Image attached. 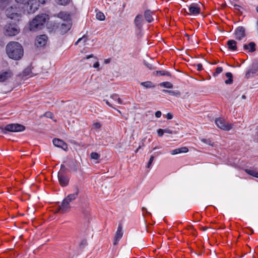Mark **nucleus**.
<instances>
[{
	"mask_svg": "<svg viewBox=\"0 0 258 258\" xmlns=\"http://www.w3.org/2000/svg\"><path fill=\"white\" fill-rule=\"evenodd\" d=\"M6 52L8 56L14 60H19L23 56L22 46L17 42L12 41L6 46Z\"/></svg>",
	"mask_w": 258,
	"mask_h": 258,
	"instance_id": "nucleus-1",
	"label": "nucleus"
},
{
	"mask_svg": "<svg viewBox=\"0 0 258 258\" xmlns=\"http://www.w3.org/2000/svg\"><path fill=\"white\" fill-rule=\"evenodd\" d=\"M49 19L48 15L45 14L38 15L30 23V30L35 31L40 29L42 26L45 24L46 20Z\"/></svg>",
	"mask_w": 258,
	"mask_h": 258,
	"instance_id": "nucleus-2",
	"label": "nucleus"
},
{
	"mask_svg": "<svg viewBox=\"0 0 258 258\" xmlns=\"http://www.w3.org/2000/svg\"><path fill=\"white\" fill-rule=\"evenodd\" d=\"M49 19L48 15L45 14L38 15L30 23V30L35 31L40 29L42 26L45 24L46 20Z\"/></svg>",
	"mask_w": 258,
	"mask_h": 258,
	"instance_id": "nucleus-3",
	"label": "nucleus"
},
{
	"mask_svg": "<svg viewBox=\"0 0 258 258\" xmlns=\"http://www.w3.org/2000/svg\"><path fill=\"white\" fill-rule=\"evenodd\" d=\"M6 15L11 19L19 21L22 15V10L18 4L13 5L7 9Z\"/></svg>",
	"mask_w": 258,
	"mask_h": 258,
	"instance_id": "nucleus-4",
	"label": "nucleus"
},
{
	"mask_svg": "<svg viewBox=\"0 0 258 258\" xmlns=\"http://www.w3.org/2000/svg\"><path fill=\"white\" fill-rule=\"evenodd\" d=\"M38 4L36 0H29L24 6H21L23 14H33L38 9Z\"/></svg>",
	"mask_w": 258,
	"mask_h": 258,
	"instance_id": "nucleus-5",
	"label": "nucleus"
},
{
	"mask_svg": "<svg viewBox=\"0 0 258 258\" xmlns=\"http://www.w3.org/2000/svg\"><path fill=\"white\" fill-rule=\"evenodd\" d=\"M25 127L20 124L18 123H12L7 125L5 128H0L2 132L4 134H6V132H20L24 131Z\"/></svg>",
	"mask_w": 258,
	"mask_h": 258,
	"instance_id": "nucleus-6",
	"label": "nucleus"
},
{
	"mask_svg": "<svg viewBox=\"0 0 258 258\" xmlns=\"http://www.w3.org/2000/svg\"><path fill=\"white\" fill-rule=\"evenodd\" d=\"M65 168L64 165H61L60 170L58 173V179L60 185L64 187L68 185L69 179L63 173V169Z\"/></svg>",
	"mask_w": 258,
	"mask_h": 258,
	"instance_id": "nucleus-7",
	"label": "nucleus"
},
{
	"mask_svg": "<svg viewBox=\"0 0 258 258\" xmlns=\"http://www.w3.org/2000/svg\"><path fill=\"white\" fill-rule=\"evenodd\" d=\"M5 34L8 36H15L17 35L19 32V29L17 26L15 24H8L5 26Z\"/></svg>",
	"mask_w": 258,
	"mask_h": 258,
	"instance_id": "nucleus-8",
	"label": "nucleus"
},
{
	"mask_svg": "<svg viewBox=\"0 0 258 258\" xmlns=\"http://www.w3.org/2000/svg\"><path fill=\"white\" fill-rule=\"evenodd\" d=\"M215 123L219 128L224 131H230L232 128V125L221 117L216 118Z\"/></svg>",
	"mask_w": 258,
	"mask_h": 258,
	"instance_id": "nucleus-9",
	"label": "nucleus"
},
{
	"mask_svg": "<svg viewBox=\"0 0 258 258\" xmlns=\"http://www.w3.org/2000/svg\"><path fill=\"white\" fill-rule=\"evenodd\" d=\"M234 38L238 40H241L246 36L245 28L242 26L238 27L235 30Z\"/></svg>",
	"mask_w": 258,
	"mask_h": 258,
	"instance_id": "nucleus-10",
	"label": "nucleus"
},
{
	"mask_svg": "<svg viewBox=\"0 0 258 258\" xmlns=\"http://www.w3.org/2000/svg\"><path fill=\"white\" fill-rule=\"evenodd\" d=\"M190 15H197L201 13L200 5L197 3H192L188 8Z\"/></svg>",
	"mask_w": 258,
	"mask_h": 258,
	"instance_id": "nucleus-11",
	"label": "nucleus"
},
{
	"mask_svg": "<svg viewBox=\"0 0 258 258\" xmlns=\"http://www.w3.org/2000/svg\"><path fill=\"white\" fill-rule=\"evenodd\" d=\"M47 41V36L46 35H41L36 38L35 45L37 47H41L45 45Z\"/></svg>",
	"mask_w": 258,
	"mask_h": 258,
	"instance_id": "nucleus-12",
	"label": "nucleus"
},
{
	"mask_svg": "<svg viewBox=\"0 0 258 258\" xmlns=\"http://www.w3.org/2000/svg\"><path fill=\"white\" fill-rule=\"evenodd\" d=\"M71 206L70 203L63 199L61 205L59 206L58 212L61 213H65L69 212Z\"/></svg>",
	"mask_w": 258,
	"mask_h": 258,
	"instance_id": "nucleus-13",
	"label": "nucleus"
},
{
	"mask_svg": "<svg viewBox=\"0 0 258 258\" xmlns=\"http://www.w3.org/2000/svg\"><path fill=\"white\" fill-rule=\"evenodd\" d=\"M123 235L122 227L121 224L118 226L117 231L114 238L113 245H116L119 241L121 239Z\"/></svg>",
	"mask_w": 258,
	"mask_h": 258,
	"instance_id": "nucleus-14",
	"label": "nucleus"
},
{
	"mask_svg": "<svg viewBox=\"0 0 258 258\" xmlns=\"http://www.w3.org/2000/svg\"><path fill=\"white\" fill-rule=\"evenodd\" d=\"M52 142L55 146L60 148L64 151H67L68 149V145L61 140L54 139Z\"/></svg>",
	"mask_w": 258,
	"mask_h": 258,
	"instance_id": "nucleus-15",
	"label": "nucleus"
},
{
	"mask_svg": "<svg viewBox=\"0 0 258 258\" xmlns=\"http://www.w3.org/2000/svg\"><path fill=\"white\" fill-rule=\"evenodd\" d=\"M20 78L23 80H27L32 76L31 70L29 68H26L22 73L19 74Z\"/></svg>",
	"mask_w": 258,
	"mask_h": 258,
	"instance_id": "nucleus-16",
	"label": "nucleus"
},
{
	"mask_svg": "<svg viewBox=\"0 0 258 258\" xmlns=\"http://www.w3.org/2000/svg\"><path fill=\"white\" fill-rule=\"evenodd\" d=\"M13 75V74L10 70L2 71L0 72V81H6L10 79Z\"/></svg>",
	"mask_w": 258,
	"mask_h": 258,
	"instance_id": "nucleus-17",
	"label": "nucleus"
},
{
	"mask_svg": "<svg viewBox=\"0 0 258 258\" xmlns=\"http://www.w3.org/2000/svg\"><path fill=\"white\" fill-rule=\"evenodd\" d=\"M72 24L71 22L62 23L59 28V31L61 34L66 33L71 28Z\"/></svg>",
	"mask_w": 258,
	"mask_h": 258,
	"instance_id": "nucleus-18",
	"label": "nucleus"
},
{
	"mask_svg": "<svg viewBox=\"0 0 258 258\" xmlns=\"http://www.w3.org/2000/svg\"><path fill=\"white\" fill-rule=\"evenodd\" d=\"M134 23L139 30L142 29L143 27V17L142 15L138 14L136 16L134 20Z\"/></svg>",
	"mask_w": 258,
	"mask_h": 258,
	"instance_id": "nucleus-19",
	"label": "nucleus"
},
{
	"mask_svg": "<svg viewBox=\"0 0 258 258\" xmlns=\"http://www.w3.org/2000/svg\"><path fill=\"white\" fill-rule=\"evenodd\" d=\"M154 14V12L150 10H146L144 12V18L147 22L150 23L154 21V18H153Z\"/></svg>",
	"mask_w": 258,
	"mask_h": 258,
	"instance_id": "nucleus-20",
	"label": "nucleus"
},
{
	"mask_svg": "<svg viewBox=\"0 0 258 258\" xmlns=\"http://www.w3.org/2000/svg\"><path fill=\"white\" fill-rule=\"evenodd\" d=\"M228 49L232 51H237V42L234 40H229L227 42Z\"/></svg>",
	"mask_w": 258,
	"mask_h": 258,
	"instance_id": "nucleus-21",
	"label": "nucleus"
},
{
	"mask_svg": "<svg viewBox=\"0 0 258 258\" xmlns=\"http://www.w3.org/2000/svg\"><path fill=\"white\" fill-rule=\"evenodd\" d=\"M153 76L161 77V76H167L171 77V74L168 71L165 70L157 71L152 73Z\"/></svg>",
	"mask_w": 258,
	"mask_h": 258,
	"instance_id": "nucleus-22",
	"label": "nucleus"
},
{
	"mask_svg": "<svg viewBox=\"0 0 258 258\" xmlns=\"http://www.w3.org/2000/svg\"><path fill=\"white\" fill-rule=\"evenodd\" d=\"M255 43L253 42H251L248 44H244L243 45V50L245 51L248 50V52H253L255 50Z\"/></svg>",
	"mask_w": 258,
	"mask_h": 258,
	"instance_id": "nucleus-23",
	"label": "nucleus"
},
{
	"mask_svg": "<svg viewBox=\"0 0 258 258\" xmlns=\"http://www.w3.org/2000/svg\"><path fill=\"white\" fill-rule=\"evenodd\" d=\"M79 189L78 187L76 188V191L73 193L68 195V196L64 199L67 202L70 203L71 202L76 200L78 197L79 194Z\"/></svg>",
	"mask_w": 258,
	"mask_h": 258,
	"instance_id": "nucleus-24",
	"label": "nucleus"
},
{
	"mask_svg": "<svg viewBox=\"0 0 258 258\" xmlns=\"http://www.w3.org/2000/svg\"><path fill=\"white\" fill-rule=\"evenodd\" d=\"M57 17L65 21V23L71 22L70 15L64 12H60L57 14Z\"/></svg>",
	"mask_w": 258,
	"mask_h": 258,
	"instance_id": "nucleus-25",
	"label": "nucleus"
},
{
	"mask_svg": "<svg viewBox=\"0 0 258 258\" xmlns=\"http://www.w3.org/2000/svg\"><path fill=\"white\" fill-rule=\"evenodd\" d=\"M245 172L249 175L258 178V172L253 169H246Z\"/></svg>",
	"mask_w": 258,
	"mask_h": 258,
	"instance_id": "nucleus-26",
	"label": "nucleus"
},
{
	"mask_svg": "<svg viewBox=\"0 0 258 258\" xmlns=\"http://www.w3.org/2000/svg\"><path fill=\"white\" fill-rule=\"evenodd\" d=\"M141 85L146 88H151L155 87V85L152 82H142Z\"/></svg>",
	"mask_w": 258,
	"mask_h": 258,
	"instance_id": "nucleus-27",
	"label": "nucleus"
},
{
	"mask_svg": "<svg viewBox=\"0 0 258 258\" xmlns=\"http://www.w3.org/2000/svg\"><path fill=\"white\" fill-rule=\"evenodd\" d=\"M110 98L113 100L116 101L117 103L119 104H122V101L121 99L118 97V94H113L110 95Z\"/></svg>",
	"mask_w": 258,
	"mask_h": 258,
	"instance_id": "nucleus-28",
	"label": "nucleus"
},
{
	"mask_svg": "<svg viewBox=\"0 0 258 258\" xmlns=\"http://www.w3.org/2000/svg\"><path fill=\"white\" fill-rule=\"evenodd\" d=\"M159 85L161 87H163L166 88H172L173 86L172 84L170 83V82H163L160 83Z\"/></svg>",
	"mask_w": 258,
	"mask_h": 258,
	"instance_id": "nucleus-29",
	"label": "nucleus"
},
{
	"mask_svg": "<svg viewBox=\"0 0 258 258\" xmlns=\"http://www.w3.org/2000/svg\"><path fill=\"white\" fill-rule=\"evenodd\" d=\"M163 92H165V93H168L171 95H172L174 96H179L180 94V92L177 90L171 91V90H163Z\"/></svg>",
	"mask_w": 258,
	"mask_h": 258,
	"instance_id": "nucleus-30",
	"label": "nucleus"
},
{
	"mask_svg": "<svg viewBox=\"0 0 258 258\" xmlns=\"http://www.w3.org/2000/svg\"><path fill=\"white\" fill-rule=\"evenodd\" d=\"M96 18L99 20L103 21L105 20V16L103 13L99 12L96 14Z\"/></svg>",
	"mask_w": 258,
	"mask_h": 258,
	"instance_id": "nucleus-31",
	"label": "nucleus"
},
{
	"mask_svg": "<svg viewBox=\"0 0 258 258\" xmlns=\"http://www.w3.org/2000/svg\"><path fill=\"white\" fill-rule=\"evenodd\" d=\"M87 240L86 239H82L79 243V248H80L81 249L84 248L87 245Z\"/></svg>",
	"mask_w": 258,
	"mask_h": 258,
	"instance_id": "nucleus-32",
	"label": "nucleus"
},
{
	"mask_svg": "<svg viewBox=\"0 0 258 258\" xmlns=\"http://www.w3.org/2000/svg\"><path fill=\"white\" fill-rule=\"evenodd\" d=\"M78 170V165L76 163H73L72 165L70 167V171L76 172Z\"/></svg>",
	"mask_w": 258,
	"mask_h": 258,
	"instance_id": "nucleus-33",
	"label": "nucleus"
},
{
	"mask_svg": "<svg viewBox=\"0 0 258 258\" xmlns=\"http://www.w3.org/2000/svg\"><path fill=\"white\" fill-rule=\"evenodd\" d=\"M223 71V68L221 67H218L215 69V71L213 73L214 76H217Z\"/></svg>",
	"mask_w": 258,
	"mask_h": 258,
	"instance_id": "nucleus-34",
	"label": "nucleus"
},
{
	"mask_svg": "<svg viewBox=\"0 0 258 258\" xmlns=\"http://www.w3.org/2000/svg\"><path fill=\"white\" fill-rule=\"evenodd\" d=\"M70 0H57L56 2L60 5L66 6L70 3Z\"/></svg>",
	"mask_w": 258,
	"mask_h": 258,
	"instance_id": "nucleus-35",
	"label": "nucleus"
},
{
	"mask_svg": "<svg viewBox=\"0 0 258 258\" xmlns=\"http://www.w3.org/2000/svg\"><path fill=\"white\" fill-rule=\"evenodd\" d=\"M91 158L92 159L98 160L100 158V155L96 152H92L90 155Z\"/></svg>",
	"mask_w": 258,
	"mask_h": 258,
	"instance_id": "nucleus-36",
	"label": "nucleus"
},
{
	"mask_svg": "<svg viewBox=\"0 0 258 258\" xmlns=\"http://www.w3.org/2000/svg\"><path fill=\"white\" fill-rule=\"evenodd\" d=\"M201 141L206 144H208L209 145H210V146H213L214 145V143L212 142V141L209 139H201Z\"/></svg>",
	"mask_w": 258,
	"mask_h": 258,
	"instance_id": "nucleus-37",
	"label": "nucleus"
},
{
	"mask_svg": "<svg viewBox=\"0 0 258 258\" xmlns=\"http://www.w3.org/2000/svg\"><path fill=\"white\" fill-rule=\"evenodd\" d=\"M178 154L185 153H187L188 151V148L186 147H183L181 148H178Z\"/></svg>",
	"mask_w": 258,
	"mask_h": 258,
	"instance_id": "nucleus-38",
	"label": "nucleus"
},
{
	"mask_svg": "<svg viewBox=\"0 0 258 258\" xmlns=\"http://www.w3.org/2000/svg\"><path fill=\"white\" fill-rule=\"evenodd\" d=\"M29 0H15L20 7L24 6Z\"/></svg>",
	"mask_w": 258,
	"mask_h": 258,
	"instance_id": "nucleus-39",
	"label": "nucleus"
},
{
	"mask_svg": "<svg viewBox=\"0 0 258 258\" xmlns=\"http://www.w3.org/2000/svg\"><path fill=\"white\" fill-rule=\"evenodd\" d=\"M225 76L228 78L226 81H233V75L231 73L227 72L225 74Z\"/></svg>",
	"mask_w": 258,
	"mask_h": 258,
	"instance_id": "nucleus-40",
	"label": "nucleus"
},
{
	"mask_svg": "<svg viewBox=\"0 0 258 258\" xmlns=\"http://www.w3.org/2000/svg\"><path fill=\"white\" fill-rule=\"evenodd\" d=\"M154 157L153 156H151L150 157V158L149 159V161L147 164V168H150L152 165V164L153 163V161L154 160Z\"/></svg>",
	"mask_w": 258,
	"mask_h": 258,
	"instance_id": "nucleus-41",
	"label": "nucleus"
},
{
	"mask_svg": "<svg viewBox=\"0 0 258 258\" xmlns=\"http://www.w3.org/2000/svg\"><path fill=\"white\" fill-rule=\"evenodd\" d=\"M101 126V124L99 122H95L93 124L92 128L95 130H98Z\"/></svg>",
	"mask_w": 258,
	"mask_h": 258,
	"instance_id": "nucleus-42",
	"label": "nucleus"
},
{
	"mask_svg": "<svg viewBox=\"0 0 258 258\" xmlns=\"http://www.w3.org/2000/svg\"><path fill=\"white\" fill-rule=\"evenodd\" d=\"M253 74V72L251 70H248L245 74V78L246 79H249L252 74Z\"/></svg>",
	"mask_w": 258,
	"mask_h": 258,
	"instance_id": "nucleus-43",
	"label": "nucleus"
},
{
	"mask_svg": "<svg viewBox=\"0 0 258 258\" xmlns=\"http://www.w3.org/2000/svg\"><path fill=\"white\" fill-rule=\"evenodd\" d=\"M157 133H158V135L159 137H162L164 132V130L163 129H161V128H160L159 129L158 131H157Z\"/></svg>",
	"mask_w": 258,
	"mask_h": 258,
	"instance_id": "nucleus-44",
	"label": "nucleus"
},
{
	"mask_svg": "<svg viewBox=\"0 0 258 258\" xmlns=\"http://www.w3.org/2000/svg\"><path fill=\"white\" fill-rule=\"evenodd\" d=\"M197 69L198 71H201L203 70V66L201 63H198L197 64Z\"/></svg>",
	"mask_w": 258,
	"mask_h": 258,
	"instance_id": "nucleus-45",
	"label": "nucleus"
},
{
	"mask_svg": "<svg viewBox=\"0 0 258 258\" xmlns=\"http://www.w3.org/2000/svg\"><path fill=\"white\" fill-rule=\"evenodd\" d=\"M178 148H177V149H174L172 151H171L170 153L172 155H176V154H178Z\"/></svg>",
	"mask_w": 258,
	"mask_h": 258,
	"instance_id": "nucleus-46",
	"label": "nucleus"
},
{
	"mask_svg": "<svg viewBox=\"0 0 258 258\" xmlns=\"http://www.w3.org/2000/svg\"><path fill=\"white\" fill-rule=\"evenodd\" d=\"M164 133H167L169 134H172V131L170 130L169 128H165L163 129Z\"/></svg>",
	"mask_w": 258,
	"mask_h": 258,
	"instance_id": "nucleus-47",
	"label": "nucleus"
},
{
	"mask_svg": "<svg viewBox=\"0 0 258 258\" xmlns=\"http://www.w3.org/2000/svg\"><path fill=\"white\" fill-rule=\"evenodd\" d=\"M103 101H104V102L106 103V104L107 105H108L109 106H110V107H112V108H115L112 106V104H111V103L108 101V100L104 99V100H103Z\"/></svg>",
	"mask_w": 258,
	"mask_h": 258,
	"instance_id": "nucleus-48",
	"label": "nucleus"
},
{
	"mask_svg": "<svg viewBox=\"0 0 258 258\" xmlns=\"http://www.w3.org/2000/svg\"><path fill=\"white\" fill-rule=\"evenodd\" d=\"M161 115H162V113L160 111H157L155 112V116L157 118L160 117Z\"/></svg>",
	"mask_w": 258,
	"mask_h": 258,
	"instance_id": "nucleus-49",
	"label": "nucleus"
},
{
	"mask_svg": "<svg viewBox=\"0 0 258 258\" xmlns=\"http://www.w3.org/2000/svg\"><path fill=\"white\" fill-rule=\"evenodd\" d=\"M52 113L50 112H47L45 113V116L47 117H48V118H52Z\"/></svg>",
	"mask_w": 258,
	"mask_h": 258,
	"instance_id": "nucleus-50",
	"label": "nucleus"
},
{
	"mask_svg": "<svg viewBox=\"0 0 258 258\" xmlns=\"http://www.w3.org/2000/svg\"><path fill=\"white\" fill-rule=\"evenodd\" d=\"M166 117L168 119H171L173 118V115L171 113H168L166 115Z\"/></svg>",
	"mask_w": 258,
	"mask_h": 258,
	"instance_id": "nucleus-51",
	"label": "nucleus"
},
{
	"mask_svg": "<svg viewBox=\"0 0 258 258\" xmlns=\"http://www.w3.org/2000/svg\"><path fill=\"white\" fill-rule=\"evenodd\" d=\"M91 57H95L96 59H97V58L96 57H95L93 54H91L90 55H87L85 57H84V59H89Z\"/></svg>",
	"mask_w": 258,
	"mask_h": 258,
	"instance_id": "nucleus-52",
	"label": "nucleus"
},
{
	"mask_svg": "<svg viewBox=\"0 0 258 258\" xmlns=\"http://www.w3.org/2000/svg\"><path fill=\"white\" fill-rule=\"evenodd\" d=\"M99 66H100V64H99V62H98V61H97V62H96L93 64V67H94V68H98V67H99Z\"/></svg>",
	"mask_w": 258,
	"mask_h": 258,
	"instance_id": "nucleus-53",
	"label": "nucleus"
},
{
	"mask_svg": "<svg viewBox=\"0 0 258 258\" xmlns=\"http://www.w3.org/2000/svg\"><path fill=\"white\" fill-rule=\"evenodd\" d=\"M84 39V36L79 38L75 43V45H77L81 40Z\"/></svg>",
	"mask_w": 258,
	"mask_h": 258,
	"instance_id": "nucleus-54",
	"label": "nucleus"
},
{
	"mask_svg": "<svg viewBox=\"0 0 258 258\" xmlns=\"http://www.w3.org/2000/svg\"><path fill=\"white\" fill-rule=\"evenodd\" d=\"M111 61V58H107V59H104V63L105 64H107V63H110Z\"/></svg>",
	"mask_w": 258,
	"mask_h": 258,
	"instance_id": "nucleus-55",
	"label": "nucleus"
},
{
	"mask_svg": "<svg viewBox=\"0 0 258 258\" xmlns=\"http://www.w3.org/2000/svg\"><path fill=\"white\" fill-rule=\"evenodd\" d=\"M147 67L150 70H153L154 67L151 64L148 63L146 64Z\"/></svg>",
	"mask_w": 258,
	"mask_h": 258,
	"instance_id": "nucleus-56",
	"label": "nucleus"
},
{
	"mask_svg": "<svg viewBox=\"0 0 258 258\" xmlns=\"http://www.w3.org/2000/svg\"><path fill=\"white\" fill-rule=\"evenodd\" d=\"M47 0H38V2L42 4H44L45 3V2Z\"/></svg>",
	"mask_w": 258,
	"mask_h": 258,
	"instance_id": "nucleus-57",
	"label": "nucleus"
},
{
	"mask_svg": "<svg viewBox=\"0 0 258 258\" xmlns=\"http://www.w3.org/2000/svg\"><path fill=\"white\" fill-rule=\"evenodd\" d=\"M233 6L236 9H238V8L240 7V6L236 4H233Z\"/></svg>",
	"mask_w": 258,
	"mask_h": 258,
	"instance_id": "nucleus-58",
	"label": "nucleus"
},
{
	"mask_svg": "<svg viewBox=\"0 0 258 258\" xmlns=\"http://www.w3.org/2000/svg\"><path fill=\"white\" fill-rule=\"evenodd\" d=\"M10 0H0L2 3H9Z\"/></svg>",
	"mask_w": 258,
	"mask_h": 258,
	"instance_id": "nucleus-59",
	"label": "nucleus"
},
{
	"mask_svg": "<svg viewBox=\"0 0 258 258\" xmlns=\"http://www.w3.org/2000/svg\"><path fill=\"white\" fill-rule=\"evenodd\" d=\"M256 29H257V32L258 33V20L256 21Z\"/></svg>",
	"mask_w": 258,
	"mask_h": 258,
	"instance_id": "nucleus-60",
	"label": "nucleus"
},
{
	"mask_svg": "<svg viewBox=\"0 0 258 258\" xmlns=\"http://www.w3.org/2000/svg\"><path fill=\"white\" fill-rule=\"evenodd\" d=\"M225 83H226V84H231L232 83V82H228V81H226V82H225Z\"/></svg>",
	"mask_w": 258,
	"mask_h": 258,
	"instance_id": "nucleus-61",
	"label": "nucleus"
},
{
	"mask_svg": "<svg viewBox=\"0 0 258 258\" xmlns=\"http://www.w3.org/2000/svg\"><path fill=\"white\" fill-rule=\"evenodd\" d=\"M242 99H245V98H246L245 96L244 95H243L242 96Z\"/></svg>",
	"mask_w": 258,
	"mask_h": 258,
	"instance_id": "nucleus-62",
	"label": "nucleus"
},
{
	"mask_svg": "<svg viewBox=\"0 0 258 258\" xmlns=\"http://www.w3.org/2000/svg\"><path fill=\"white\" fill-rule=\"evenodd\" d=\"M117 112H118V113H119L120 114H121V111H120V110H117Z\"/></svg>",
	"mask_w": 258,
	"mask_h": 258,
	"instance_id": "nucleus-63",
	"label": "nucleus"
},
{
	"mask_svg": "<svg viewBox=\"0 0 258 258\" xmlns=\"http://www.w3.org/2000/svg\"><path fill=\"white\" fill-rule=\"evenodd\" d=\"M256 12L258 13V6L256 7Z\"/></svg>",
	"mask_w": 258,
	"mask_h": 258,
	"instance_id": "nucleus-64",
	"label": "nucleus"
}]
</instances>
